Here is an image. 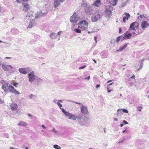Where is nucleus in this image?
<instances>
[{
  "instance_id": "nucleus-1",
  "label": "nucleus",
  "mask_w": 149,
  "mask_h": 149,
  "mask_svg": "<svg viewBox=\"0 0 149 149\" xmlns=\"http://www.w3.org/2000/svg\"><path fill=\"white\" fill-rule=\"evenodd\" d=\"M142 31L136 32L135 31H133L130 30V29H129L128 31L124 33L123 38V40H127L131 38V37L132 36L134 37L136 35L139 34L140 33H142Z\"/></svg>"
},
{
  "instance_id": "nucleus-2",
  "label": "nucleus",
  "mask_w": 149,
  "mask_h": 149,
  "mask_svg": "<svg viewBox=\"0 0 149 149\" xmlns=\"http://www.w3.org/2000/svg\"><path fill=\"white\" fill-rule=\"evenodd\" d=\"M88 24L85 20L80 21L78 24L79 26L78 28L81 29L83 30H86L87 29Z\"/></svg>"
},
{
  "instance_id": "nucleus-3",
  "label": "nucleus",
  "mask_w": 149,
  "mask_h": 149,
  "mask_svg": "<svg viewBox=\"0 0 149 149\" xmlns=\"http://www.w3.org/2000/svg\"><path fill=\"white\" fill-rule=\"evenodd\" d=\"M112 9V7L110 6H106L105 10L104 11L106 17H110L111 16Z\"/></svg>"
},
{
  "instance_id": "nucleus-4",
  "label": "nucleus",
  "mask_w": 149,
  "mask_h": 149,
  "mask_svg": "<svg viewBox=\"0 0 149 149\" xmlns=\"http://www.w3.org/2000/svg\"><path fill=\"white\" fill-rule=\"evenodd\" d=\"M101 16L96 11L94 13L91 17V20L93 22H97L101 18Z\"/></svg>"
},
{
  "instance_id": "nucleus-5",
  "label": "nucleus",
  "mask_w": 149,
  "mask_h": 149,
  "mask_svg": "<svg viewBox=\"0 0 149 149\" xmlns=\"http://www.w3.org/2000/svg\"><path fill=\"white\" fill-rule=\"evenodd\" d=\"M62 111L65 116L68 117V118L73 120L76 119V117L75 115L72 114L68 112L65 111L64 109H62Z\"/></svg>"
},
{
  "instance_id": "nucleus-6",
  "label": "nucleus",
  "mask_w": 149,
  "mask_h": 149,
  "mask_svg": "<svg viewBox=\"0 0 149 149\" xmlns=\"http://www.w3.org/2000/svg\"><path fill=\"white\" fill-rule=\"evenodd\" d=\"M139 26V23L137 22H134L132 23L130 26L129 29L133 31H135L136 30L134 31L135 29L138 28Z\"/></svg>"
},
{
  "instance_id": "nucleus-7",
  "label": "nucleus",
  "mask_w": 149,
  "mask_h": 149,
  "mask_svg": "<svg viewBox=\"0 0 149 149\" xmlns=\"http://www.w3.org/2000/svg\"><path fill=\"white\" fill-rule=\"evenodd\" d=\"M79 17L76 13H74L70 18V21L72 23H75L78 20Z\"/></svg>"
},
{
  "instance_id": "nucleus-8",
  "label": "nucleus",
  "mask_w": 149,
  "mask_h": 149,
  "mask_svg": "<svg viewBox=\"0 0 149 149\" xmlns=\"http://www.w3.org/2000/svg\"><path fill=\"white\" fill-rule=\"evenodd\" d=\"M22 6L23 7V11L24 12L28 11L30 9L29 5L28 3L23 2L22 4Z\"/></svg>"
},
{
  "instance_id": "nucleus-9",
  "label": "nucleus",
  "mask_w": 149,
  "mask_h": 149,
  "mask_svg": "<svg viewBox=\"0 0 149 149\" xmlns=\"http://www.w3.org/2000/svg\"><path fill=\"white\" fill-rule=\"evenodd\" d=\"M28 75L29 76V81L31 82L33 81L36 77L34 75V71H32L29 73Z\"/></svg>"
},
{
  "instance_id": "nucleus-10",
  "label": "nucleus",
  "mask_w": 149,
  "mask_h": 149,
  "mask_svg": "<svg viewBox=\"0 0 149 149\" xmlns=\"http://www.w3.org/2000/svg\"><path fill=\"white\" fill-rule=\"evenodd\" d=\"M2 67L5 71H7L10 70L12 68L11 65H6L5 63L2 64Z\"/></svg>"
},
{
  "instance_id": "nucleus-11",
  "label": "nucleus",
  "mask_w": 149,
  "mask_h": 149,
  "mask_svg": "<svg viewBox=\"0 0 149 149\" xmlns=\"http://www.w3.org/2000/svg\"><path fill=\"white\" fill-rule=\"evenodd\" d=\"M93 10L91 7H86L85 10V13L87 15H90L93 13Z\"/></svg>"
},
{
  "instance_id": "nucleus-12",
  "label": "nucleus",
  "mask_w": 149,
  "mask_h": 149,
  "mask_svg": "<svg viewBox=\"0 0 149 149\" xmlns=\"http://www.w3.org/2000/svg\"><path fill=\"white\" fill-rule=\"evenodd\" d=\"M81 112L84 114H87L88 113V111L87 107L84 106L82 105L81 107Z\"/></svg>"
},
{
  "instance_id": "nucleus-13",
  "label": "nucleus",
  "mask_w": 149,
  "mask_h": 149,
  "mask_svg": "<svg viewBox=\"0 0 149 149\" xmlns=\"http://www.w3.org/2000/svg\"><path fill=\"white\" fill-rule=\"evenodd\" d=\"M27 68H21L19 69V71L22 74H26L29 71H27Z\"/></svg>"
},
{
  "instance_id": "nucleus-14",
  "label": "nucleus",
  "mask_w": 149,
  "mask_h": 149,
  "mask_svg": "<svg viewBox=\"0 0 149 149\" xmlns=\"http://www.w3.org/2000/svg\"><path fill=\"white\" fill-rule=\"evenodd\" d=\"M124 15H125V16L123 17V21L124 23H125L126 22V20H127L128 18H130V15L129 13H125Z\"/></svg>"
},
{
  "instance_id": "nucleus-15",
  "label": "nucleus",
  "mask_w": 149,
  "mask_h": 149,
  "mask_svg": "<svg viewBox=\"0 0 149 149\" xmlns=\"http://www.w3.org/2000/svg\"><path fill=\"white\" fill-rule=\"evenodd\" d=\"M141 25L142 28L143 29H144L148 27L149 24L146 21H143L141 23Z\"/></svg>"
},
{
  "instance_id": "nucleus-16",
  "label": "nucleus",
  "mask_w": 149,
  "mask_h": 149,
  "mask_svg": "<svg viewBox=\"0 0 149 149\" xmlns=\"http://www.w3.org/2000/svg\"><path fill=\"white\" fill-rule=\"evenodd\" d=\"M10 107L11 109L13 111L16 110L18 108L17 105L16 103H12L10 105Z\"/></svg>"
},
{
  "instance_id": "nucleus-17",
  "label": "nucleus",
  "mask_w": 149,
  "mask_h": 149,
  "mask_svg": "<svg viewBox=\"0 0 149 149\" xmlns=\"http://www.w3.org/2000/svg\"><path fill=\"white\" fill-rule=\"evenodd\" d=\"M93 5L98 7L101 5L100 0H96L93 3Z\"/></svg>"
},
{
  "instance_id": "nucleus-18",
  "label": "nucleus",
  "mask_w": 149,
  "mask_h": 149,
  "mask_svg": "<svg viewBox=\"0 0 149 149\" xmlns=\"http://www.w3.org/2000/svg\"><path fill=\"white\" fill-rule=\"evenodd\" d=\"M36 24V23L35 21V20L34 19H32L31 21L30 22L29 25L28 27H27V28H32Z\"/></svg>"
},
{
  "instance_id": "nucleus-19",
  "label": "nucleus",
  "mask_w": 149,
  "mask_h": 149,
  "mask_svg": "<svg viewBox=\"0 0 149 149\" xmlns=\"http://www.w3.org/2000/svg\"><path fill=\"white\" fill-rule=\"evenodd\" d=\"M118 0H110L109 2L113 6H115L117 3Z\"/></svg>"
},
{
  "instance_id": "nucleus-20",
  "label": "nucleus",
  "mask_w": 149,
  "mask_h": 149,
  "mask_svg": "<svg viewBox=\"0 0 149 149\" xmlns=\"http://www.w3.org/2000/svg\"><path fill=\"white\" fill-rule=\"evenodd\" d=\"M33 15L34 12L32 11H31L27 13L26 17L28 16L29 17H32L33 16Z\"/></svg>"
},
{
  "instance_id": "nucleus-21",
  "label": "nucleus",
  "mask_w": 149,
  "mask_h": 149,
  "mask_svg": "<svg viewBox=\"0 0 149 149\" xmlns=\"http://www.w3.org/2000/svg\"><path fill=\"white\" fill-rule=\"evenodd\" d=\"M8 88L9 91L13 93L14 91L15 90V89L13 86L11 85L9 86H8Z\"/></svg>"
},
{
  "instance_id": "nucleus-22",
  "label": "nucleus",
  "mask_w": 149,
  "mask_h": 149,
  "mask_svg": "<svg viewBox=\"0 0 149 149\" xmlns=\"http://www.w3.org/2000/svg\"><path fill=\"white\" fill-rule=\"evenodd\" d=\"M127 44L128 43L125 44L123 47H120L119 49L117 50V51L118 52L122 51L127 47Z\"/></svg>"
},
{
  "instance_id": "nucleus-23",
  "label": "nucleus",
  "mask_w": 149,
  "mask_h": 149,
  "mask_svg": "<svg viewBox=\"0 0 149 149\" xmlns=\"http://www.w3.org/2000/svg\"><path fill=\"white\" fill-rule=\"evenodd\" d=\"M19 125H22V126H26L27 125V124L24 122L22 121H20L18 124Z\"/></svg>"
},
{
  "instance_id": "nucleus-24",
  "label": "nucleus",
  "mask_w": 149,
  "mask_h": 149,
  "mask_svg": "<svg viewBox=\"0 0 149 149\" xmlns=\"http://www.w3.org/2000/svg\"><path fill=\"white\" fill-rule=\"evenodd\" d=\"M59 4L58 1H54V5L55 8L58 7Z\"/></svg>"
},
{
  "instance_id": "nucleus-25",
  "label": "nucleus",
  "mask_w": 149,
  "mask_h": 149,
  "mask_svg": "<svg viewBox=\"0 0 149 149\" xmlns=\"http://www.w3.org/2000/svg\"><path fill=\"white\" fill-rule=\"evenodd\" d=\"M54 147L56 149H60L61 147L60 146L57 145H54Z\"/></svg>"
},
{
  "instance_id": "nucleus-26",
  "label": "nucleus",
  "mask_w": 149,
  "mask_h": 149,
  "mask_svg": "<svg viewBox=\"0 0 149 149\" xmlns=\"http://www.w3.org/2000/svg\"><path fill=\"white\" fill-rule=\"evenodd\" d=\"M121 36H120L117 37L116 38V42H118L120 40V39L121 38Z\"/></svg>"
},
{
  "instance_id": "nucleus-27",
  "label": "nucleus",
  "mask_w": 149,
  "mask_h": 149,
  "mask_svg": "<svg viewBox=\"0 0 149 149\" xmlns=\"http://www.w3.org/2000/svg\"><path fill=\"white\" fill-rule=\"evenodd\" d=\"M42 14V13L40 12L37 13V15L35 16L36 18H37V17H40V15Z\"/></svg>"
},
{
  "instance_id": "nucleus-28",
  "label": "nucleus",
  "mask_w": 149,
  "mask_h": 149,
  "mask_svg": "<svg viewBox=\"0 0 149 149\" xmlns=\"http://www.w3.org/2000/svg\"><path fill=\"white\" fill-rule=\"evenodd\" d=\"M15 94L16 95L17 94H19L20 93H19V92L16 89H15L14 91L13 92V93Z\"/></svg>"
},
{
  "instance_id": "nucleus-29",
  "label": "nucleus",
  "mask_w": 149,
  "mask_h": 149,
  "mask_svg": "<svg viewBox=\"0 0 149 149\" xmlns=\"http://www.w3.org/2000/svg\"><path fill=\"white\" fill-rule=\"evenodd\" d=\"M75 31L77 33H80L81 32V30L80 29H75Z\"/></svg>"
},
{
  "instance_id": "nucleus-30",
  "label": "nucleus",
  "mask_w": 149,
  "mask_h": 149,
  "mask_svg": "<svg viewBox=\"0 0 149 149\" xmlns=\"http://www.w3.org/2000/svg\"><path fill=\"white\" fill-rule=\"evenodd\" d=\"M137 110L139 111H141V110L142 109L141 107H137Z\"/></svg>"
},
{
  "instance_id": "nucleus-31",
  "label": "nucleus",
  "mask_w": 149,
  "mask_h": 149,
  "mask_svg": "<svg viewBox=\"0 0 149 149\" xmlns=\"http://www.w3.org/2000/svg\"><path fill=\"white\" fill-rule=\"evenodd\" d=\"M123 112L126 113H128V112L127 110L126 109H123Z\"/></svg>"
},
{
  "instance_id": "nucleus-32",
  "label": "nucleus",
  "mask_w": 149,
  "mask_h": 149,
  "mask_svg": "<svg viewBox=\"0 0 149 149\" xmlns=\"http://www.w3.org/2000/svg\"><path fill=\"white\" fill-rule=\"evenodd\" d=\"M127 127H126V128L125 129V130L123 131L122 132L123 133H124L125 132H128V131L127 130Z\"/></svg>"
},
{
  "instance_id": "nucleus-33",
  "label": "nucleus",
  "mask_w": 149,
  "mask_h": 149,
  "mask_svg": "<svg viewBox=\"0 0 149 149\" xmlns=\"http://www.w3.org/2000/svg\"><path fill=\"white\" fill-rule=\"evenodd\" d=\"M12 84L13 86H16L18 84V83L13 82Z\"/></svg>"
},
{
  "instance_id": "nucleus-34",
  "label": "nucleus",
  "mask_w": 149,
  "mask_h": 149,
  "mask_svg": "<svg viewBox=\"0 0 149 149\" xmlns=\"http://www.w3.org/2000/svg\"><path fill=\"white\" fill-rule=\"evenodd\" d=\"M57 104L60 108H61V107H62V104L58 102H57Z\"/></svg>"
},
{
  "instance_id": "nucleus-35",
  "label": "nucleus",
  "mask_w": 149,
  "mask_h": 149,
  "mask_svg": "<svg viewBox=\"0 0 149 149\" xmlns=\"http://www.w3.org/2000/svg\"><path fill=\"white\" fill-rule=\"evenodd\" d=\"M123 123L124 124H125V125L128 124V123L125 120H123Z\"/></svg>"
},
{
  "instance_id": "nucleus-36",
  "label": "nucleus",
  "mask_w": 149,
  "mask_h": 149,
  "mask_svg": "<svg viewBox=\"0 0 149 149\" xmlns=\"http://www.w3.org/2000/svg\"><path fill=\"white\" fill-rule=\"evenodd\" d=\"M86 67V66L85 65H83V66H82L80 68H79V69H83L84 68Z\"/></svg>"
},
{
  "instance_id": "nucleus-37",
  "label": "nucleus",
  "mask_w": 149,
  "mask_h": 149,
  "mask_svg": "<svg viewBox=\"0 0 149 149\" xmlns=\"http://www.w3.org/2000/svg\"><path fill=\"white\" fill-rule=\"evenodd\" d=\"M142 66H143L142 65H141L140 66V67H139V68L138 70H139L141 69L142 68Z\"/></svg>"
},
{
  "instance_id": "nucleus-38",
  "label": "nucleus",
  "mask_w": 149,
  "mask_h": 149,
  "mask_svg": "<svg viewBox=\"0 0 149 149\" xmlns=\"http://www.w3.org/2000/svg\"><path fill=\"white\" fill-rule=\"evenodd\" d=\"M124 139H123V140H121V141H120L118 142V143H122L123 142V141H124Z\"/></svg>"
},
{
  "instance_id": "nucleus-39",
  "label": "nucleus",
  "mask_w": 149,
  "mask_h": 149,
  "mask_svg": "<svg viewBox=\"0 0 149 149\" xmlns=\"http://www.w3.org/2000/svg\"><path fill=\"white\" fill-rule=\"evenodd\" d=\"M135 78V76L133 74V76H132L131 77V78H132V79H134Z\"/></svg>"
},
{
  "instance_id": "nucleus-40",
  "label": "nucleus",
  "mask_w": 149,
  "mask_h": 149,
  "mask_svg": "<svg viewBox=\"0 0 149 149\" xmlns=\"http://www.w3.org/2000/svg\"><path fill=\"white\" fill-rule=\"evenodd\" d=\"M100 84H97L96 86V88H99L100 87Z\"/></svg>"
},
{
  "instance_id": "nucleus-41",
  "label": "nucleus",
  "mask_w": 149,
  "mask_h": 149,
  "mask_svg": "<svg viewBox=\"0 0 149 149\" xmlns=\"http://www.w3.org/2000/svg\"><path fill=\"white\" fill-rule=\"evenodd\" d=\"M139 17L141 18H142L143 17H144V15H140V16Z\"/></svg>"
},
{
  "instance_id": "nucleus-42",
  "label": "nucleus",
  "mask_w": 149,
  "mask_h": 149,
  "mask_svg": "<svg viewBox=\"0 0 149 149\" xmlns=\"http://www.w3.org/2000/svg\"><path fill=\"white\" fill-rule=\"evenodd\" d=\"M113 81V80H110L109 81H108L107 82V83H109L110 82H111V81Z\"/></svg>"
},
{
  "instance_id": "nucleus-43",
  "label": "nucleus",
  "mask_w": 149,
  "mask_h": 149,
  "mask_svg": "<svg viewBox=\"0 0 149 149\" xmlns=\"http://www.w3.org/2000/svg\"><path fill=\"white\" fill-rule=\"evenodd\" d=\"M107 90H107V91L109 93L111 91V90H109V89L108 87V88H107Z\"/></svg>"
},
{
  "instance_id": "nucleus-44",
  "label": "nucleus",
  "mask_w": 149,
  "mask_h": 149,
  "mask_svg": "<svg viewBox=\"0 0 149 149\" xmlns=\"http://www.w3.org/2000/svg\"><path fill=\"white\" fill-rule=\"evenodd\" d=\"M11 58H12L10 57H6L5 58L7 59H11Z\"/></svg>"
},
{
  "instance_id": "nucleus-45",
  "label": "nucleus",
  "mask_w": 149,
  "mask_h": 149,
  "mask_svg": "<svg viewBox=\"0 0 149 149\" xmlns=\"http://www.w3.org/2000/svg\"><path fill=\"white\" fill-rule=\"evenodd\" d=\"M121 32H122V29H121V28H120L119 29V33H120Z\"/></svg>"
},
{
  "instance_id": "nucleus-46",
  "label": "nucleus",
  "mask_w": 149,
  "mask_h": 149,
  "mask_svg": "<svg viewBox=\"0 0 149 149\" xmlns=\"http://www.w3.org/2000/svg\"><path fill=\"white\" fill-rule=\"evenodd\" d=\"M19 3H21V0H16Z\"/></svg>"
},
{
  "instance_id": "nucleus-47",
  "label": "nucleus",
  "mask_w": 149,
  "mask_h": 149,
  "mask_svg": "<svg viewBox=\"0 0 149 149\" xmlns=\"http://www.w3.org/2000/svg\"><path fill=\"white\" fill-rule=\"evenodd\" d=\"M23 1L27 2L29 1V0H22Z\"/></svg>"
},
{
  "instance_id": "nucleus-48",
  "label": "nucleus",
  "mask_w": 149,
  "mask_h": 149,
  "mask_svg": "<svg viewBox=\"0 0 149 149\" xmlns=\"http://www.w3.org/2000/svg\"><path fill=\"white\" fill-rule=\"evenodd\" d=\"M94 39L95 41L96 42H97V37L96 36H95L94 37Z\"/></svg>"
},
{
  "instance_id": "nucleus-49",
  "label": "nucleus",
  "mask_w": 149,
  "mask_h": 149,
  "mask_svg": "<svg viewBox=\"0 0 149 149\" xmlns=\"http://www.w3.org/2000/svg\"><path fill=\"white\" fill-rule=\"evenodd\" d=\"M90 79V76H89L88 77L85 78V79Z\"/></svg>"
},
{
  "instance_id": "nucleus-50",
  "label": "nucleus",
  "mask_w": 149,
  "mask_h": 149,
  "mask_svg": "<svg viewBox=\"0 0 149 149\" xmlns=\"http://www.w3.org/2000/svg\"><path fill=\"white\" fill-rule=\"evenodd\" d=\"M61 33V31H59L58 32V35H60V34Z\"/></svg>"
},
{
  "instance_id": "nucleus-51",
  "label": "nucleus",
  "mask_w": 149,
  "mask_h": 149,
  "mask_svg": "<svg viewBox=\"0 0 149 149\" xmlns=\"http://www.w3.org/2000/svg\"><path fill=\"white\" fill-rule=\"evenodd\" d=\"M42 128H44V129H45V128H46L44 126V125H42Z\"/></svg>"
},
{
  "instance_id": "nucleus-52",
  "label": "nucleus",
  "mask_w": 149,
  "mask_h": 149,
  "mask_svg": "<svg viewBox=\"0 0 149 149\" xmlns=\"http://www.w3.org/2000/svg\"><path fill=\"white\" fill-rule=\"evenodd\" d=\"M114 121H117L118 120V119L116 118H114Z\"/></svg>"
},
{
  "instance_id": "nucleus-53",
  "label": "nucleus",
  "mask_w": 149,
  "mask_h": 149,
  "mask_svg": "<svg viewBox=\"0 0 149 149\" xmlns=\"http://www.w3.org/2000/svg\"><path fill=\"white\" fill-rule=\"evenodd\" d=\"M113 83H111V84H109L108 85V87L109 86H110V85H111L112 84H113Z\"/></svg>"
},
{
  "instance_id": "nucleus-54",
  "label": "nucleus",
  "mask_w": 149,
  "mask_h": 149,
  "mask_svg": "<svg viewBox=\"0 0 149 149\" xmlns=\"http://www.w3.org/2000/svg\"><path fill=\"white\" fill-rule=\"evenodd\" d=\"M93 61H94V62H95V63H96V61L94 59H93Z\"/></svg>"
},
{
  "instance_id": "nucleus-55",
  "label": "nucleus",
  "mask_w": 149,
  "mask_h": 149,
  "mask_svg": "<svg viewBox=\"0 0 149 149\" xmlns=\"http://www.w3.org/2000/svg\"><path fill=\"white\" fill-rule=\"evenodd\" d=\"M123 125V124H121L120 125V126L121 127H122Z\"/></svg>"
},
{
  "instance_id": "nucleus-56",
  "label": "nucleus",
  "mask_w": 149,
  "mask_h": 149,
  "mask_svg": "<svg viewBox=\"0 0 149 149\" xmlns=\"http://www.w3.org/2000/svg\"><path fill=\"white\" fill-rule=\"evenodd\" d=\"M28 116H29L32 117V116H31L30 114H28Z\"/></svg>"
},
{
  "instance_id": "nucleus-57",
  "label": "nucleus",
  "mask_w": 149,
  "mask_h": 149,
  "mask_svg": "<svg viewBox=\"0 0 149 149\" xmlns=\"http://www.w3.org/2000/svg\"><path fill=\"white\" fill-rule=\"evenodd\" d=\"M75 103L77 104H81V103H79V102H75Z\"/></svg>"
},
{
  "instance_id": "nucleus-58",
  "label": "nucleus",
  "mask_w": 149,
  "mask_h": 149,
  "mask_svg": "<svg viewBox=\"0 0 149 149\" xmlns=\"http://www.w3.org/2000/svg\"><path fill=\"white\" fill-rule=\"evenodd\" d=\"M25 149H29L28 147H25Z\"/></svg>"
},
{
  "instance_id": "nucleus-59",
  "label": "nucleus",
  "mask_w": 149,
  "mask_h": 149,
  "mask_svg": "<svg viewBox=\"0 0 149 149\" xmlns=\"http://www.w3.org/2000/svg\"><path fill=\"white\" fill-rule=\"evenodd\" d=\"M61 2H63L64 0H59Z\"/></svg>"
},
{
  "instance_id": "nucleus-60",
  "label": "nucleus",
  "mask_w": 149,
  "mask_h": 149,
  "mask_svg": "<svg viewBox=\"0 0 149 149\" xmlns=\"http://www.w3.org/2000/svg\"><path fill=\"white\" fill-rule=\"evenodd\" d=\"M10 148V149H15L14 148Z\"/></svg>"
},
{
  "instance_id": "nucleus-61",
  "label": "nucleus",
  "mask_w": 149,
  "mask_h": 149,
  "mask_svg": "<svg viewBox=\"0 0 149 149\" xmlns=\"http://www.w3.org/2000/svg\"><path fill=\"white\" fill-rule=\"evenodd\" d=\"M120 110V109H118V110H117V112H118V111H119Z\"/></svg>"
},
{
  "instance_id": "nucleus-62",
  "label": "nucleus",
  "mask_w": 149,
  "mask_h": 149,
  "mask_svg": "<svg viewBox=\"0 0 149 149\" xmlns=\"http://www.w3.org/2000/svg\"><path fill=\"white\" fill-rule=\"evenodd\" d=\"M90 33V31H88V33Z\"/></svg>"
},
{
  "instance_id": "nucleus-63",
  "label": "nucleus",
  "mask_w": 149,
  "mask_h": 149,
  "mask_svg": "<svg viewBox=\"0 0 149 149\" xmlns=\"http://www.w3.org/2000/svg\"><path fill=\"white\" fill-rule=\"evenodd\" d=\"M89 149H92V148H89Z\"/></svg>"
},
{
  "instance_id": "nucleus-64",
  "label": "nucleus",
  "mask_w": 149,
  "mask_h": 149,
  "mask_svg": "<svg viewBox=\"0 0 149 149\" xmlns=\"http://www.w3.org/2000/svg\"><path fill=\"white\" fill-rule=\"evenodd\" d=\"M148 97L149 98V95H148Z\"/></svg>"
}]
</instances>
